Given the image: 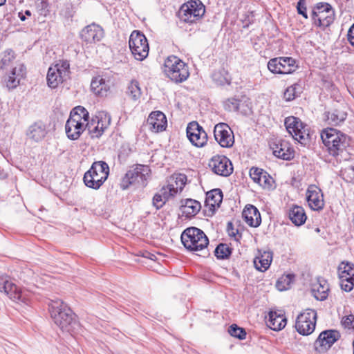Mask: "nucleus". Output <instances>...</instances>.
<instances>
[{
  "instance_id": "1",
  "label": "nucleus",
  "mask_w": 354,
  "mask_h": 354,
  "mask_svg": "<svg viewBox=\"0 0 354 354\" xmlns=\"http://www.w3.org/2000/svg\"><path fill=\"white\" fill-rule=\"evenodd\" d=\"M321 138L328 153L340 160L351 158L350 138L346 134L333 129L328 128L322 131Z\"/></svg>"
},
{
  "instance_id": "2",
  "label": "nucleus",
  "mask_w": 354,
  "mask_h": 354,
  "mask_svg": "<svg viewBox=\"0 0 354 354\" xmlns=\"http://www.w3.org/2000/svg\"><path fill=\"white\" fill-rule=\"evenodd\" d=\"M49 310L55 324L62 331L70 333L77 325L71 308L60 299L52 300Z\"/></svg>"
},
{
  "instance_id": "3",
  "label": "nucleus",
  "mask_w": 354,
  "mask_h": 354,
  "mask_svg": "<svg viewBox=\"0 0 354 354\" xmlns=\"http://www.w3.org/2000/svg\"><path fill=\"white\" fill-rule=\"evenodd\" d=\"M109 175L108 164L104 161H95L84 174L83 180L86 187L97 190L106 180Z\"/></svg>"
},
{
  "instance_id": "4",
  "label": "nucleus",
  "mask_w": 354,
  "mask_h": 354,
  "mask_svg": "<svg viewBox=\"0 0 354 354\" xmlns=\"http://www.w3.org/2000/svg\"><path fill=\"white\" fill-rule=\"evenodd\" d=\"M181 241L190 251L204 250L209 244V240L203 230L195 227L187 228L181 234Z\"/></svg>"
},
{
  "instance_id": "5",
  "label": "nucleus",
  "mask_w": 354,
  "mask_h": 354,
  "mask_svg": "<svg viewBox=\"0 0 354 354\" xmlns=\"http://www.w3.org/2000/svg\"><path fill=\"white\" fill-rule=\"evenodd\" d=\"M165 75L173 82L181 83L189 76L188 66L176 56H169L164 64Z\"/></svg>"
},
{
  "instance_id": "6",
  "label": "nucleus",
  "mask_w": 354,
  "mask_h": 354,
  "mask_svg": "<svg viewBox=\"0 0 354 354\" xmlns=\"http://www.w3.org/2000/svg\"><path fill=\"white\" fill-rule=\"evenodd\" d=\"M150 169L148 166L137 165L135 168L129 170L122 178L120 187L127 189L131 185L145 187L149 177Z\"/></svg>"
},
{
  "instance_id": "7",
  "label": "nucleus",
  "mask_w": 354,
  "mask_h": 354,
  "mask_svg": "<svg viewBox=\"0 0 354 354\" xmlns=\"http://www.w3.org/2000/svg\"><path fill=\"white\" fill-rule=\"evenodd\" d=\"M285 127L288 133L303 145L310 141L309 130L306 125L297 117L290 116L285 119Z\"/></svg>"
},
{
  "instance_id": "8",
  "label": "nucleus",
  "mask_w": 354,
  "mask_h": 354,
  "mask_svg": "<svg viewBox=\"0 0 354 354\" xmlns=\"http://www.w3.org/2000/svg\"><path fill=\"white\" fill-rule=\"evenodd\" d=\"M129 48L137 60H144L149 54V44L145 35L139 30H133L129 41Z\"/></svg>"
},
{
  "instance_id": "9",
  "label": "nucleus",
  "mask_w": 354,
  "mask_h": 354,
  "mask_svg": "<svg viewBox=\"0 0 354 354\" xmlns=\"http://www.w3.org/2000/svg\"><path fill=\"white\" fill-rule=\"evenodd\" d=\"M205 6L199 0H191L183 4L178 12L179 18L187 23H194L205 14Z\"/></svg>"
},
{
  "instance_id": "10",
  "label": "nucleus",
  "mask_w": 354,
  "mask_h": 354,
  "mask_svg": "<svg viewBox=\"0 0 354 354\" xmlns=\"http://www.w3.org/2000/svg\"><path fill=\"white\" fill-rule=\"evenodd\" d=\"M312 19L315 26L325 28L334 21L335 11L328 3H318L312 12Z\"/></svg>"
},
{
  "instance_id": "11",
  "label": "nucleus",
  "mask_w": 354,
  "mask_h": 354,
  "mask_svg": "<svg viewBox=\"0 0 354 354\" xmlns=\"http://www.w3.org/2000/svg\"><path fill=\"white\" fill-rule=\"evenodd\" d=\"M316 320V311L312 309H306L297 316L295 328L299 333L303 335H308L314 331Z\"/></svg>"
},
{
  "instance_id": "12",
  "label": "nucleus",
  "mask_w": 354,
  "mask_h": 354,
  "mask_svg": "<svg viewBox=\"0 0 354 354\" xmlns=\"http://www.w3.org/2000/svg\"><path fill=\"white\" fill-rule=\"evenodd\" d=\"M111 118L104 112H100L97 115L86 123V128L91 137L100 138L104 130L109 127Z\"/></svg>"
},
{
  "instance_id": "13",
  "label": "nucleus",
  "mask_w": 354,
  "mask_h": 354,
  "mask_svg": "<svg viewBox=\"0 0 354 354\" xmlns=\"http://www.w3.org/2000/svg\"><path fill=\"white\" fill-rule=\"evenodd\" d=\"M0 292L6 293L11 299L26 303V295L10 280L6 274H0Z\"/></svg>"
},
{
  "instance_id": "14",
  "label": "nucleus",
  "mask_w": 354,
  "mask_h": 354,
  "mask_svg": "<svg viewBox=\"0 0 354 354\" xmlns=\"http://www.w3.org/2000/svg\"><path fill=\"white\" fill-rule=\"evenodd\" d=\"M209 167L214 174L221 176H228L233 171L232 162L223 155L213 156L209 160Z\"/></svg>"
},
{
  "instance_id": "15",
  "label": "nucleus",
  "mask_w": 354,
  "mask_h": 354,
  "mask_svg": "<svg viewBox=\"0 0 354 354\" xmlns=\"http://www.w3.org/2000/svg\"><path fill=\"white\" fill-rule=\"evenodd\" d=\"M187 136L192 144L197 147H203L207 142V134L199 124L193 121L188 124Z\"/></svg>"
},
{
  "instance_id": "16",
  "label": "nucleus",
  "mask_w": 354,
  "mask_h": 354,
  "mask_svg": "<svg viewBox=\"0 0 354 354\" xmlns=\"http://www.w3.org/2000/svg\"><path fill=\"white\" fill-rule=\"evenodd\" d=\"M215 140L222 147L230 148L233 146L234 137L233 131L225 123H218L214 129Z\"/></svg>"
},
{
  "instance_id": "17",
  "label": "nucleus",
  "mask_w": 354,
  "mask_h": 354,
  "mask_svg": "<svg viewBox=\"0 0 354 354\" xmlns=\"http://www.w3.org/2000/svg\"><path fill=\"white\" fill-rule=\"evenodd\" d=\"M340 333L336 330L322 331L316 339L314 346L318 352L329 349L340 338Z\"/></svg>"
},
{
  "instance_id": "18",
  "label": "nucleus",
  "mask_w": 354,
  "mask_h": 354,
  "mask_svg": "<svg viewBox=\"0 0 354 354\" xmlns=\"http://www.w3.org/2000/svg\"><path fill=\"white\" fill-rule=\"evenodd\" d=\"M86 129V123L80 122V118L77 115L69 117L65 125L67 137L72 140H77Z\"/></svg>"
},
{
  "instance_id": "19",
  "label": "nucleus",
  "mask_w": 354,
  "mask_h": 354,
  "mask_svg": "<svg viewBox=\"0 0 354 354\" xmlns=\"http://www.w3.org/2000/svg\"><path fill=\"white\" fill-rule=\"evenodd\" d=\"M103 35V29L95 24L87 26L80 32L82 39L89 44L100 41Z\"/></svg>"
},
{
  "instance_id": "20",
  "label": "nucleus",
  "mask_w": 354,
  "mask_h": 354,
  "mask_svg": "<svg viewBox=\"0 0 354 354\" xmlns=\"http://www.w3.org/2000/svg\"><path fill=\"white\" fill-rule=\"evenodd\" d=\"M306 198L312 209L319 211L323 209L324 205L323 194L317 186H309L307 190Z\"/></svg>"
},
{
  "instance_id": "21",
  "label": "nucleus",
  "mask_w": 354,
  "mask_h": 354,
  "mask_svg": "<svg viewBox=\"0 0 354 354\" xmlns=\"http://www.w3.org/2000/svg\"><path fill=\"white\" fill-rule=\"evenodd\" d=\"M26 75V68L24 64L18 63L12 69L6 80V86L8 89H13L17 87L20 81Z\"/></svg>"
},
{
  "instance_id": "22",
  "label": "nucleus",
  "mask_w": 354,
  "mask_h": 354,
  "mask_svg": "<svg viewBox=\"0 0 354 354\" xmlns=\"http://www.w3.org/2000/svg\"><path fill=\"white\" fill-rule=\"evenodd\" d=\"M147 124L150 130L154 132H160L165 130L167 121L165 115L159 111L150 113L147 118Z\"/></svg>"
},
{
  "instance_id": "23",
  "label": "nucleus",
  "mask_w": 354,
  "mask_h": 354,
  "mask_svg": "<svg viewBox=\"0 0 354 354\" xmlns=\"http://www.w3.org/2000/svg\"><path fill=\"white\" fill-rule=\"evenodd\" d=\"M250 176L253 181L263 188H270L273 182L272 178L263 169L252 167L250 170Z\"/></svg>"
},
{
  "instance_id": "24",
  "label": "nucleus",
  "mask_w": 354,
  "mask_h": 354,
  "mask_svg": "<svg viewBox=\"0 0 354 354\" xmlns=\"http://www.w3.org/2000/svg\"><path fill=\"white\" fill-rule=\"evenodd\" d=\"M242 216L245 223L251 227H259L261 223V214L258 209L252 205L245 207Z\"/></svg>"
},
{
  "instance_id": "25",
  "label": "nucleus",
  "mask_w": 354,
  "mask_h": 354,
  "mask_svg": "<svg viewBox=\"0 0 354 354\" xmlns=\"http://www.w3.org/2000/svg\"><path fill=\"white\" fill-rule=\"evenodd\" d=\"M201 203L194 199L187 198L180 201V211L187 217L195 216L201 209Z\"/></svg>"
},
{
  "instance_id": "26",
  "label": "nucleus",
  "mask_w": 354,
  "mask_h": 354,
  "mask_svg": "<svg viewBox=\"0 0 354 354\" xmlns=\"http://www.w3.org/2000/svg\"><path fill=\"white\" fill-rule=\"evenodd\" d=\"M46 134L47 130L46 127L41 122H35L31 125L26 133L28 139L35 142L42 140Z\"/></svg>"
},
{
  "instance_id": "27",
  "label": "nucleus",
  "mask_w": 354,
  "mask_h": 354,
  "mask_svg": "<svg viewBox=\"0 0 354 354\" xmlns=\"http://www.w3.org/2000/svg\"><path fill=\"white\" fill-rule=\"evenodd\" d=\"M273 154L279 158L289 160L293 158V151L288 146V142L280 141L274 143L272 147Z\"/></svg>"
},
{
  "instance_id": "28",
  "label": "nucleus",
  "mask_w": 354,
  "mask_h": 354,
  "mask_svg": "<svg viewBox=\"0 0 354 354\" xmlns=\"http://www.w3.org/2000/svg\"><path fill=\"white\" fill-rule=\"evenodd\" d=\"M223 201V193L220 189H214L206 194L205 205L214 212L215 207H219Z\"/></svg>"
},
{
  "instance_id": "29",
  "label": "nucleus",
  "mask_w": 354,
  "mask_h": 354,
  "mask_svg": "<svg viewBox=\"0 0 354 354\" xmlns=\"http://www.w3.org/2000/svg\"><path fill=\"white\" fill-rule=\"evenodd\" d=\"M267 325L273 330H281L286 325V318L281 314L270 311Z\"/></svg>"
},
{
  "instance_id": "30",
  "label": "nucleus",
  "mask_w": 354,
  "mask_h": 354,
  "mask_svg": "<svg viewBox=\"0 0 354 354\" xmlns=\"http://www.w3.org/2000/svg\"><path fill=\"white\" fill-rule=\"evenodd\" d=\"M288 216L290 220L296 226L302 225L307 218L304 208L297 205H295L290 209Z\"/></svg>"
},
{
  "instance_id": "31",
  "label": "nucleus",
  "mask_w": 354,
  "mask_h": 354,
  "mask_svg": "<svg viewBox=\"0 0 354 354\" xmlns=\"http://www.w3.org/2000/svg\"><path fill=\"white\" fill-rule=\"evenodd\" d=\"M347 113L342 109H334L326 113V120L330 125H338L346 118Z\"/></svg>"
},
{
  "instance_id": "32",
  "label": "nucleus",
  "mask_w": 354,
  "mask_h": 354,
  "mask_svg": "<svg viewBox=\"0 0 354 354\" xmlns=\"http://www.w3.org/2000/svg\"><path fill=\"white\" fill-rule=\"evenodd\" d=\"M272 260V252L271 251H263L260 256L254 259V264L257 270L263 272L270 267Z\"/></svg>"
},
{
  "instance_id": "33",
  "label": "nucleus",
  "mask_w": 354,
  "mask_h": 354,
  "mask_svg": "<svg viewBox=\"0 0 354 354\" xmlns=\"http://www.w3.org/2000/svg\"><path fill=\"white\" fill-rule=\"evenodd\" d=\"M91 91L97 95L104 96L106 95L109 86L104 79L100 76L94 77L91 83Z\"/></svg>"
},
{
  "instance_id": "34",
  "label": "nucleus",
  "mask_w": 354,
  "mask_h": 354,
  "mask_svg": "<svg viewBox=\"0 0 354 354\" xmlns=\"http://www.w3.org/2000/svg\"><path fill=\"white\" fill-rule=\"evenodd\" d=\"M329 288L326 281H319L317 284H315L312 293L314 297L319 301L325 300L328 295Z\"/></svg>"
},
{
  "instance_id": "35",
  "label": "nucleus",
  "mask_w": 354,
  "mask_h": 354,
  "mask_svg": "<svg viewBox=\"0 0 354 354\" xmlns=\"http://www.w3.org/2000/svg\"><path fill=\"white\" fill-rule=\"evenodd\" d=\"M64 77L62 75V72H59L56 68L50 67L47 73V84L50 88H56L59 83H61Z\"/></svg>"
},
{
  "instance_id": "36",
  "label": "nucleus",
  "mask_w": 354,
  "mask_h": 354,
  "mask_svg": "<svg viewBox=\"0 0 354 354\" xmlns=\"http://www.w3.org/2000/svg\"><path fill=\"white\" fill-rule=\"evenodd\" d=\"M339 280L351 279L354 281V264L349 262H342L338 267Z\"/></svg>"
},
{
  "instance_id": "37",
  "label": "nucleus",
  "mask_w": 354,
  "mask_h": 354,
  "mask_svg": "<svg viewBox=\"0 0 354 354\" xmlns=\"http://www.w3.org/2000/svg\"><path fill=\"white\" fill-rule=\"evenodd\" d=\"M212 77L213 81L218 85L230 84V83L228 73L223 68L215 71L212 73Z\"/></svg>"
},
{
  "instance_id": "38",
  "label": "nucleus",
  "mask_w": 354,
  "mask_h": 354,
  "mask_svg": "<svg viewBox=\"0 0 354 354\" xmlns=\"http://www.w3.org/2000/svg\"><path fill=\"white\" fill-rule=\"evenodd\" d=\"M187 183V176L183 174H178L172 176L169 185H173L174 191L177 194L181 192Z\"/></svg>"
},
{
  "instance_id": "39",
  "label": "nucleus",
  "mask_w": 354,
  "mask_h": 354,
  "mask_svg": "<svg viewBox=\"0 0 354 354\" xmlns=\"http://www.w3.org/2000/svg\"><path fill=\"white\" fill-rule=\"evenodd\" d=\"M302 92V87L299 84H294L288 87L283 93V98L286 101H292Z\"/></svg>"
},
{
  "instance_id": "40",
  "label": "nucleus",
  "mask_w": 354,
  "mask_h": 354,
  "mask_svg": "<svg viewBox=\"0 0 354 354\" xmlns=\"http://www.w3.org/2000/svg\"><path fill=\"white\" fill-rule=\"evenodd\" d=\"M281 68L283 74H289L295 71V60L292 57H281Z\"/></svg>"
},
{
  "instance_id": "41",
  "label": "nucleus",
  "mask_w": 354,
  "mask_h": 354,
  "mask_svg": "<svg viewBox=\"0 0 354 354\" xmlns=\"http://www.w3.org/2000/svg\"><path fill=\"white\" fill-rule=\"evenodd\" d=\"M127 94L133 100H138L141 95V89L139 83L136 80H133L128 86Z\"/></svg>"
},
{
  "instance_id": "42",
  "label": "nucleus",
  "mask_w": 354,
  "mask_h": 354,
  "mask_svg": "<svg viewBox=\"0 0 354 354\" xmlns=\"http://www.w3.org/2000/svg\"><path fill=\"white\" fill-rule=\"evenodd\" d=\"M15 58V53L11 49L5 50L1 55L0 68L3 69L13 61Z\"/></svg>"
},
{
  "instance_id": "43",
  "label": "nucleus",
  "mask_w": 354,
  "mask_h": 354,
  "mask_svg": "<svg viewBox=\"0 0 354 354\" xmlns=\"http://www.w3.org/2000/svg\"><path fill=\"white\" fill-rule=\"evenodd\" d=\"M294 279L293 274H287L279 278L276 283V287L280 291L288 290L290 288V285L292 283Z\"/></svg>"
},
{
  "instance_id": "44",
  "label": "nucleus",
  "mask_w": 354,
  "mask_h": 354,
  "mask_svg": "<svg viewBox=\"0 0 354 354\" xmlns=\"http://www.w3.org/2000/svg\"><path fill=\"white\" fill-rule=\"evenodd\" d=\"M73 115L78 116L80 119V122H84V123H87V122H89L88 112L83 106H78L75 107L71 112L70 117H73Z\"/></svg>"
},
{
  "instance_id": "45",
  "label": "nucleus",
  "mask_w": 354,
  "mask_h": 354,
  "mask_svg": "<svg viewBox=\"0 0 354 354\" xmlns=\"http://www.w3.org/2000/svg\"><path fill=\"white\" fill-rule=\"evenodd\" d=\"M231 248L224 243L219 244L214 250L215 256L220 259L227 258L231 254Z\"/></svg>"
},
{
  "instance_id": "46",
  "label": "nucleus",
  "mask_w": 354,
  "mask_h": 354,
  "mask_svg": "<svg viewBox=\"0 0 354 354\" xmlns=\"http://www.w3.org/2000/svg\"><path fill=\"white\" fill-rule=\"evenodd\" d=\"M279 57L271 59L268 63V68L272 73L283 74Z\"/></svg>"
},
{
  "instance_id": "47",
  "label": "nucleus",
  "mask_w": 354,
  "mask_h": 354,
  "mask_svg": "<svg viewBox=\"0 0 354 354\" xmlns=\"http://www.w3.org/2000/svg\"><path fill=\"white\" fill-rule=\"evenodd\" d=\"M229 333L230 335L239 339H244L246 337V332L242 328L238 327L236 324L230 326Z\"/></svg>"
},
{
  "instance_id": "48",
  "label": "nucleus",
  "mask_w": 354,
  "mask_h": 354,
  "mask_svg": "<svg viewBox=\"0 0 354 354\" xmlns=\"http://www.w3.org/2000/svg\"><path fill=\"white\" fill-rule=\"evenodd\" d=\"M159 192L164 196L165 201L167 202L170 197L174 196L176 193L174 191L173 185H168L166 187H162Z\"/></svg>"
},
{
  "instance_id": "49",
  "label": "nucleus",
  "mask_w": 354,
  "mask_h": 354,
  "mask_svg": "<svg viewBox=\"0 0 354 354\" xmlns=\"http://www.w3.org/2000/svg\"><path fill=\"white\" fill-rule=\"evenodd\" d=\"M243 28H248L254 21V15L252 11H247L242 15L241 19Z\"/></svg>"
},
{
  "instance_id": "50",
  "label": "nucleus",
  "mask_w": 354,
  "mask_h": 354,
  "mask_svg": "<svg viewBox=\"0 0 354 354\" xmlns=\"http://www.w3.org/2000/svg\"><path fill=\"white\" fill-rule=\"evenodd\" d=\"M224 106L225 110L236 111L239 110V100L235 98H230L225 102Z\"/></svg>"
},
{
  "instance_id": "51",
  "label": "nucleus",
  "mask_w": 354,
  "mask_h": 354,
  "mask_svg": "<svg viewBox=\"0 0 354 354\" xmlns=\"http://www.w3.org/2000/svg\"><path fill=\"white\" fill-rule=\"evenodd\" d=\"M165 203L166 201H165L164 196H162L159 192L153 196L152 203L156 209H159L162 207Z\"/></svg>"
},
{
  "instance_id": "52",
  "label": "nucleus",
  "mask_w": 354,
  "mask_h": 354,
  "mask_svg": "<svg viewBox=\"0 0 354 354\" xmlns=\"http://www.w3.org/2000/svg\"><path fill=\"white\" fill-rule=\"evenodd\" d=\"M69 62L68 61H63L61 64H57L54 68L59 70V72H62V75L65 77L69 73Z\"/></svg>"
},
{
  "instance_id": "53",
  "label": "nucleus",
  "mask_w": 354,
  "mask_h": 354,
  "mask_svg": "<svg viewBox=\"0 0 354 354\" xmlns=\"http://www.w3.org/2000/svg\"><path fill=\"white\" fill-rule=\"evenodd\" d=\"M341 288L346 292H351L354 287V281L351 279H347L346 280H340Z\"/></svg>"
},
{
  "instance_id": "54",
  "label": "nucleus",
  "mask_w": 354,
  "mask_h": 354,
  "mask_svg": "<svg viewBox=\"0 0 354 354\" xmlns=\"http://www.w3.org/2000/svg\"><path fill=\"white\" fill-rule=\"evenodd\" d=\"M297 10L299 15H301L305 19L308 18L306 12V0H299L297 4Z\"/></svg>"
},
{
  "instance_id": "55",
  "label": "nucleus",
  "mask_w": 354,
  "mask_h": 354,
  "mask_svg": "<svg viewBox=\"0 0 354 354\" xmlns=\"http://www.w3.org/2000/svg\"><path fill=\"white\" fill-rule=\"evenodd\" d=\"M342 324L345 327L354 329V315H350L343 318Z\"/></svg>"
},
{
  "instance_id": "56",
  "label": "nucleus",
  "mask_w": 354,
  "mask_h": 354,
  "mask_svg": "<svg viewBox=\"0 0 354 354\" xmlns=\"http://www.w3.org/2000/svg\"><path fill=\"white\" fill-rule=\"evenodd\" d=\"M347 37L350 44L354 47V24L349 28Z\"/></svg>"
},
{
  "instance_id": "57",
  "label": "nucleus",
  "mask_w": 354,
  "mask_h": 354,
  "mask_svg": "<svg viewBox=\"0 0 354 354\" xmlns=\"http://www.w3.org/2000/svg\"><path fill=\"white\" fill-rule=\"evenodd\" d=\"M48 3L44 0H41L37 2V8L41 11L45 10L47 8Z\"/></svg>"
},
{
  "instance_id": "58",
  "label": "nucleus",
  "mask_w": 354,
  "mask_h": 354,
  "mask_svg": "<svg viewBox=\"0 0 354 354\" xmlns=\"http://www.w3.org/2000/svg\"><path fill=\"white\" fill-rule=\"evenodd\" d=\"M231 227H232V223H228V225H227V230H228L229 234H230V236H235V234H234L233 232H230V228H231Z\"/></svg>"
},
{
  "instance_id": "59",
  "label": "nucleus",
  "mask_w": 354,
  "mask_h": 354,
  "mask_svg": "<svg viewBox=\"0 0 354 354\" xmlns=\"http://www.w3.org/2000/svg\"><path fill=\"white\" fill-rule=\"evenodd\" d=\"M19 18H20V19H21V21H25L26 17H25V16H24L22 13H20V12H19Z\"/></svg>"
},
{
  "instance_id": "60",
  "label": "nucleus",
  "mask_w": 354,
  "mask_h": 354,
  "mask_svg": "<svg viewBox=\"0 0 354 354\" xmlns=\"http://www.w3.org/2000/svg\"><path fill=\"white\" fill-rule=\"evenodd\" d=\"M25 14L28 16H30L31 15V12L30 10H26L25 12Z\"/></svg>"
},
{
  "instance_id": "61",
  "label": "nucleus",
  "mask_w": 354,
  "mask_h": 354,
  "mask_svg": "<svg viewBox=\"0 0 354 354\" xmlns=\"http://www.w3.org/2000/svg\"><path fill=\"white\" fill-rule=\"evenodd\" d=\"M6 0H0V6L5 3Z\"/></svg>"
},
{
  "instance_id": "62",
  "label": "nucleus",
  "mask_w": 354,
  "mask_h": 354,
  "mask_svg": "<svg viewBox=\"0 0 354 354\" xmlns=\"http://www.w3.org/2000/svg\"><path fill=\"white\" fill-rule=\"evenodd\" d=\"M149 255H150V257H149V258H150L151 259H153V257H155L154 254H149Z\"/></svg>"
},
{
  "instance_id": "63",
  "label": "nucleus",
  "mask_w": 354,
  "mask_h": 354,
  "mask_svg": "<svg viewBox=\"0 0 354 354\" xmlns=\"http://www.w3.org/2000/svg\"><path fill=\"white\" fill-rule=\"evenodd\" d=\"M316 231H317V232H319V228H317V229H316Z\"/></svg>"
}]
</instances>
